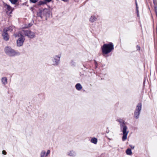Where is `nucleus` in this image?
<instances>
[{"instance_id": "nucleus-11", "label": "nucleus", "mask_w": 157, "mask_h": 157, "mask_svg": "<svg viewBox=\"0 0 157 157\" xmlns=\"http://www.w3.org/2000/svg\"><path fill=\"white\" fill-rule=\"evenodd\" d=\"M97 17L94 15L91 16L89 19L91 23H93L97 20Z\"/></svg>"}, {"instance_id": "nucleus-18", "label": "nucleus", "mask_w": 157, "mask_h": 157, "mask_svg": "<svg viewBox=\"0 0 157 157\" xmlns=\"http://www.w3.org/2000/svg\"><path fill=\"white\" fill-rule=\"evenodd\" d=\"M43 16L42 14L41 13V11L40 10L39 12L37 13V16L42 18Z\"/></svg>"}, {"instance_id": "nucleus-30", "label": "nucleus", "mask_w": 157, "mask_h": 157, "mask_svg": "<svg viewBox=\"0 0 157 157\" xmlns=\"http://www.w3.org/2000/svg\"><path fill=\"white\" fill-rule=\"evenodd\" d=\"M155 12L156 13H157V9H155Z\"/></svg>"}, {"instance_id": "nucleus-24", "label": "nucleus", "mask_w": 157, "mask_h": 157, "mask_svg": "<svg viewBox=\"0 0 157 157\" xmlns=\"http://www.w3.org/2000/svg\"><path fill=\"white\" fill-rule=\"evenodd\" d=\"M2 154L6 155V151L5 150H3L2 151Z\"/></svg>"}, {"instance_id": "nucleus-25", "label": "nucleus", "mask_w": 157, "mask_h": 157, "mask_svg": "<svg viewBox=\"0 0 157 157\" xmlns=\"http://www.w3.org/2000/svg\"><path fill=\"white\" fill-rule=\"evenodd\" d=\"M129 146L132 149H134L135 147V146H133L132 145H130Z\"/></svg>"}, {"instance_id": "nucleus-4", "label": "nucleus", "mask_w": 157, "mask_h": 157, "mask_svg": "<svg viewBox=\"0 0 157 157\" xmlns=\"http://www.w3.org/2000/svg\"><path fill=\"white\" fill-rule=\"evenodd\" d=\"M4 51L5 53L8 55L11 56H13L16 55H19V53L17 52L10 47L7 46L5 48Z\"/></svg>"}, {"instance_id": "nucleus-12", "label": "nucleus", "mask_w": 157, "mask_h": 157, "mask_svg": "<svg viewBox=\"0 0 157 157\" xmlns=\"http://www.w3.org/2000/svg\"><path fill=\"white\" fill-rule=\"evenodd\" d=\"M76 89L78 90L82 89V87L80 83L77 84L75 86Z\"/></svg>"}, {"instance_id": "nucleus-29", "label": "nucleus", "mask_w": 157, "mask_h": 157, "mask_svg": "<svg viewBox=\"0 0 157 157\" xmlns=\"http://www.w3.org/2000/svg\"><path fill=\"white\" fill-rule=\"evenodd\" d=\"M45 1H47V2H50L51 0H44Z\"/></svg>"}, {"instance_id": "nucleus-22", "label": "nucleus", "mask_w": 157, "mask_h": 157, "mask_svg": "<svg viewBox=\"0 0 157 157\" xmlns=\"http://www.w3.org/2000/svg\"><path fill=\"white\" fill-rule=\"evenodd\" d=\"M38 0H30V1L31 2H32L33 3H36V2Z\"/></svg>"}, {"instance_id": "nucleus-1", "label": "nucleus", "mask_w": 157, "mask_h": 157, "mask_svg": "<svg viewBox=\"0 0 157 157\" xmlns=\"http://www.w3.org/2000/svg\"><path fill=\"white\" fill-rule=\"evenodd\" d=\"M117 121H118L120 123L121 129L123 133L122 140L123 141H124L127 139V136L129 131H127L128 129L127 127L126 126L124 121L123 120L121 119H119L117 120Z\"/></svg>"}, {"instance_id": "nucleus-8", "label": "nucleus", "mask_w": 157, "mask_h": 157, "mask_svg": "<svg viewBox=\"0 0 157 157\" xmlns=\"http://www.w3.org/2000/svg\"><path fill=\"white\" fill-rule=\"evenodd\" d=\"M142 108V104L139 103L137 105L134 112V117L136 119H138L139 117V115Z\"/></svg>"}, {"instance_id": "nucleus-5", "label": "nucleus", "mask_w": 157, "mask_h": 157, "mask_svg": "<svg viewBox=\"0 0 157 157\" xmlns=\"http://www.w3.org/2000/svg\"><path fill=\"white\" fill-rule=\"evenodd\" d=\"M20 33L21 34L25 36H27L28 38L33 39L36 36L35 33L29 30H22Z\"/></svg>"}, {"instance_id": "nucleus-16", "label": "nucleus", "mask_w": 157, "mask_h": 157, "mask_svg": "<svg viewBox=\"0 0 157 157\" xmlns=\"http://www.w3.org/2000/svg\"><path fill=\"white\" fill-rule=\"evenodd\" d=\"M126 153L127 155H131L132 154L131 149L129 148L127 149L126 151Z\"/></svg>"}, {"instance_id": "nucleus-10", "label": "nucleus", "mask_w": 157, "mask_h": 157, "mask_svg": "<svg viewBox=\"0 0 157 157\" xmlns=\"http://www.w3.org/2000/svg\"><path fill=\"white\" fill-rule=\"evenodd\" d=\"M67 155L71 156H75L76 155V152L74 151H71L67 153Z\"/></svg>"}, {"instance_id": "nucleus-21", "label": "nucleus", "mask_w": 157, "mask_h": 157, "mask_svg": "<svg viewBox=\"0 0 157 157\" xmlns=\"http://www.w3.org/2000/svg\"><path fill=\"white\" fill-rule=\"evenodd\" d=\"M50 150H48L46 153L45 157H47L48 155L50 153Z\"/></svg>"}, {"instance_id": "nucleus-19", "label": "nucleus", "mask_w": 157, "mask_h": 157, "mask_svg": "<svg viewBox=\"0 0 157 157\" xmlns=\"http://www.w3.org/2000/svg\"><path fill=\"white\" fill-rule=\"evenodd\" d=\"M10 2L12 4H14L18 0H9Z\"/></svg>"}, {"instance_id": "nucleus-3", "label": "nucleus", "mask_w": 157, "mask_h": 157, "mask_svg": "<svg viewBox=\"0 0 157 157\" xmlns=\"http://www.w3.org/2000/svg\"><path fill=\"white\" fill-rule=\"evenodd\" d=\"M13 29V27L12 26H10L8 27L5 28L3 31L2 36L3 39L6 40L7 41L9 38V36L7 33L8 32H12Z\"/></svg>"}, {"instance_id": "nucleus-27", "label": "nucleus", "mask_w": 157, "mask_h": 157, "mask_svg": "<svg viewBox=\"0 0 157 157\" xmlns=\"http://www.w3.org/2000/svg\"><path fill=\"white\" fill-rule=\"evenodd\" d=\"M39 5H42V4H44V3L42 2H39Z\"/></svg>"}, {"instance_id": "nucleus-23", "label": "nucleus", "mask_w": 157, "mask_h": 157, "mask_svg": "<svg viewBox=\"0 0 157 157\" xmlns=\"http://www.w3.org/2000/svg\"><path fill=\"white\" fill-rule=\"evenodd\" d=\"M136 12H138V7L137 6V3L136 2Z\"/></svg>"}, {"instance_id": "nucleus-15", "label": "nucleus", "mask_w": 157, "mask_h": 157, "mask_svg": "<svg viewBox=\"0 0 157 157\" xmlns=\"http://www.w3.org/2000/svg\"><path fill=\"white\" fill-rule=\"evenodd\" d=\"M98 141L97 139L95 137L92 138L91 140V142L94 144H96Z\"/></svg>"}, {"instance_id": "nucleus-26", "label": "nucleus", "mask_w": 157, "mask_h": 157, "mask_svg": "<svg viewBox=\"0 0 157 157\" xmlns=\"http://www.w3.org/2000/svg\"><path fill=\"white\" fill-rule=\"evenodd\" d=\"M136 48H137V50H140V47L138 45H137L136 46Z\"/></svg>"}, {"instance_id": "nucleus-17", "label": "nucleus", "mask_w": 157, "mask_h": 157, "mask_svg": "<svg viewBox=\"0 0 157 157\" xmlns=\"http://www.w3.org/2000/svg\"><path fill=\"white\" fill-rule=\"evenodd\" d=\"M40 157H44L46 155V152L44 150L42 151L40 154Z\"/></svg>"}, {"instance_id": "nucleus-13", "label": "nucleus", "mask_w": 157, "mask_h": 157, "mask_svg": "<svg viewBox=\"0 0 157 157\" xmlns=\"http://www.w3.org/2000/svg\"><path fill=\"white\" fill-rule=\"evenodd\" d=\"M2 82V84L4 85L7 83V79L6 77H3L1 79Z\"/></svg>"}, {"instance_id": "nucleus-28", "label": "nucleus", "mask_w": 157, "mask_h": 157, "mask_svg": "<svg viewBox=\"0 0 157 157\" xmlns=\"http://www.w3.org/2000/svg\"><path fill=\"white\" fill-rule=\"evenodd\" d=\"M137 17H139V10H138V12H137Z\"/></svg>"}, {"instance_id": "nucleus-7", "label": "nucleus", "mask_w": 157, "mask_h": 157, "mask_svg": "<svg viewBox=\"0 0 157 157\" xmlns=\"http://www.w3.org/2000/svg\"><path fill=\"white\" fill-rule=\"evenodd\" d=\"M14 36L15 37H20L17 41V46L19 47L22 46L25 40L24 36L21 35L20 32L18 34H15Z\"/></svg>"}, {"instance_id": "nucleus-31", "label": "nucleus", "mask_w": 157, "mask_h": 157, "mask_svg": "<svg viewBox=\"0 0 157 157\" xmlns=\"http://www.w3.org/2000/svg\"><path fill=\"white\" fill-rule=\"evenodd\" d=\"M30 26H31V25H30V26H29V27H30Z\"/></svg>"}, {"instance_id": "nucleus-20", "label": "nucleus", "mask_w": 157, "mask_h": 157, "mask_svg": "<svg viewBox=\"0 0 157 157\" xmlns=\"http://www.w3.org/2000/svg\"><path fill=\"white\" fill-rule=\"evenodd\" d=\"M71 64L72 66H75L76 63L74 61L71 60Z\"/></svg>"}, {"instance_id": "nucleus-9", "label": "nucleus", "mask_w": 157, "mask_h": 157, "mask_svg": "<svg viewBox=\"0 0 157 157\" xmlns=\"http://www.w3.org/2000/svg\"><path fill=\"white\" fill-rule=\"evenodd\" d=\"M3 6L4 9L5 10L7 15H10L13 11L11 7L6 3L3 2Z\"/></svg>"}, {"instance_id": "nucleus-2", "label": "nucleus", "mask_w": 157, "mask_h": 157, "mask_svg": "<svg viewBox=\"0 0 157 157\" xmlns=\"http://www.w3.org/2000/svg\"><path fill=\"white\" fill-rule=\"evenodd\" d=\"M102 53L103 56L111 52L114 49V45L113 43L104 44L101 47Z\"/></svg>"}, {"instance_id": "nucleus-14", "label": "nucleus", "mask_w": 157, "mask_h": 157, "mask_svg": "<svg viewBox=\"0 0 157 157\" xmlns=\"http://www.w3.org/2000/svg\"><path fill=\"white\" fill-rule=\"evenodd\" d=\"M41 13H42L43 16L46 15V13L48 11V10L47 9H44L43 10H41Z\"/></svg>"}, {"instance_id": "nucleus-6", "label": "nucleus", "mask_w": 157, "mask_h": 157, "mask_svg": "<svg viewBox=\"0 0 157 157\" xmlns=\"http://www.w3.org/2000/svg\"><path fill=\"white\" fill-rule=\"evenodd\" d=\"M61 54H59L57 55L54 56L52 57V64L54 66H56L59 63Z\"/></svg>"}]
</instances>
